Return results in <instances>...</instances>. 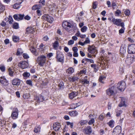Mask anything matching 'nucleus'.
Listing matches in <instances>:
<instances>
[{
    "label": "nucleus",
    "mask_w": 135,
    "mask_h": 135,
    "mask_svg": "<svg viewBox=\"0 0 135 135\" xmlns=\"http://www.w3.org/2000/svg\"><path fill=\"white\" fill-rule=\"evenodd\" d=\"M46 56L41 55L37 57V61L40 66H43L46 62Z\"/></svg>",
    "instance_id": "f257e3e1"
},
{
    "label": "nucleus",
    "mask_w": 135,
    "mask_h": 135,
    "mask_svg": "<svg viewBox=\"0 0 135 135\" xmlns=\"http://www.w3.org/2000/svg\"><path fill=\"white\" fill-rule=\"evenodd\" d=\"M106 91L107 94L109 96L114 95L117 93L116 88L114 86L109 87Z\"/></svg>",
    "instance_id": "f03ea898"
},
{
    "label": "nucleus",
    "mask_w": 135,
    "mask_h": 135,
    "mask_svg": "<svg viewBox=\"0 0 135 135\" xmlns=\"http://www.w3.org/2000/svg\"><path fill=\"white\" fill-rule=\"evenodd\" d=\"M112 21L114 24L118 26H120L121 27L124 26V23L122 22V20L121 19L113 18L112 19Z\"/></svg>",
    "instance_id": "7ed1b4c3"
},
{
    "label": "nucleus",
    "mask_w": 135,
    "mask_h": 135,
    "mask_svg": "<svg viewBox=\"0 0 135 135\" xmlns=\"http://www.w3.org/2000/svg\"><path fill=\"white\" fill-rule=\"evenodd\" d=\"M62 26L67 31H69L70 28H71L72 27L71 24L67 21H64L62 23Z\"/></svg>",
    "instance_id": "20e7f679"
},
{
    "label": "nucleus",
    "mask_w": 135,
    "mask_h": 135,
    "mask_svg": "<svg viewBox=\"0 0 135 135\" xmlns=\"http://www.w3.org/2000/svg\"><path fill=\"white\" fill-rule=\"evenodd\" d=\"M126 84L124 81H121L119 82L117 85L118 89L121 91H124L126 88Z\"/></svg>",
    "instance_id": "39448f33"
},
{
    "label": "nucleus",
    "mask_w": 135,
    "mask_h": 135,
    "mask_svg": "<svg viewBox=\"0 0 135 135\" xmlns=\"http://www.w3.org/2000/svg\"><path fill=\"white\" fill-rule=\"evenodd\" d=\"M135 60V58L133 55L131 56L130 54L128 55L126 60V63L129 65L131 64Z\"/></svg>",
    "instance_id": "423d86ee"
},
{
    "label": "nucleus",
    "mask_w": 135,
    "mask_h": 135,
    "mask_svg": "<svg viewBox=\"0 0 135 135\" xmlns=\"http://www.w3.org/2000/svg\"><path fill=\"white\" fill-rule=\"evenodd\" d=\"M18 110L16 108H14L11 115V117L13 119H16L18 118Z\"/></svg>",
    "instance_id": "0eeeda50"
},
{
    "label": "nucleus",
    "mask_w": 135,
    "mask_h": 135,
    "mask_svg": "<svg viewBox=\"0 0 135 135\" xmlns=\"http://www.w3.org/2000/svg\"><path fill=\"white\" fill-rule=\"evenodd\" d=\"M42 19L46 20L50 23H51L54 21L53 17L48 15H45L42 17Z\"/></svg>",
    "instance_id": "6e6552de"
},
{
    "label": "nucleus",
    "mask_w": 135,
    "mask_h": 135,
    "mask_svg": "<svg viewBox=\"0 0 135 135\" xmlns=\"http://www.w3.org/2000/svg\"><path fill=\"white\" fill-rule=\"evenodd\" d=\"M128 52L129 54L135 53V45L132 44L128 46Z\"/></svg>",
    "instance_id": "1a4fd4ad"
},
{
    "label": "nucleus",
    "mask_w": 135,
    "mask_h": 135,
    "mask_svg": "<svg viewBox=\"0 0 135 135\" xmlns=\"http://www.w3.org/2000/svg\"><path fill=\"white\" fill-rule=\"evenodd\" d=\"M121 132V128L119 126H117L114 129L113 135H118L120 134Z\"/></svg>",
    "instance_id": "9d476101"
},
{
    "label": "nucleus",
    "mask_w": 135,
    "mask_h": 135,
    "mask_svg": "<svg viewBox=\"0 0 135 135\" xmlns=\"http://www.w3.org/2000/svg\"><path fill=\"white\" fill-rule=\"evenodd\" d=\"M56 59L57 61L62 62L64 61V56L61 52H57Z\"/></svg>",
    "instance_id": "9b49d317"
},
{
    "label": "nucleus",
    "mask_w": 135,
    "mask_h": 135,
    "mask_svg": "<svg viewBox=\"0 0 135 135\" xmlns=\"http://www.w3.org/2000/svg\"><path fill=\"white\" fill-rule=\"evenodd\" d=\"M18 66L22 69L26 68L28 66V63L26 61H22L18 64Z\"/></svg>",
    "instance_id": "f8f14e48"
},
{
    "label": "nucleus",
    "mask_w": 135,
    "mask_h": 135,
    "mask_svg": "<svg viewBox=\"0 0 135 135\" xmlns=\"http://www.w3.org/2000/svg\"><path fill=\"white\" fill-rule=\"evenodd\" d=\"M36 26H33L32 27H27L26 29V31L27 33H33L36 30Z\"/></svg>",
    "instance_id": "ddd939ff"
},
{
    "label": "nucleus",
    "mask_w": 135,
    "mask_h": 135,
    "mask_svg": "<svg viewBox=\"0 0 135 135\" xmlns=\"http://www.w3.org/2000/svg\"><path fill=\"white\" fill-rule=\"evenodd\" d=\"M88 51L90 53L93 54L95 52H97V50L96 47L94 45H89L88 49Z\"/></svg>",
    "instance_id": "4468645a"
},
{
    "label": "nucleus",
    "mask_w": 135,
    "mask_h": 135,
    "mask_svg": "<svg viewBox=\"0 0 135 135\" xmlns=\"http://www.w3.org/2000/svg\"><path fill=\"white\" fill-rule=\"evenodd\" d=\"M83 132L86 134H90L92 132L91 127L89 126H88L83 129Z\"/></svg>",
    "instance_id": "2eb2a0df"
},
{
    "label": "nucleus",
    "mask_w": 135,
    "mask_h": 135,
    "mask_svg": "<svg viewBox=\"0 0 135 135\" xmlns=\"http://www.w3.org/2000/svg\"><path fill=\"white\" fill-rule=\"evenodd\" d=\"M50 10L51 11V13H55L57 10V7L54 4L52 5H50L48 6Z\"/></svg>",
    "instance_id": "dca6fc26"
},
{
    "label": "nucleus",
    "mask_w": 135,
    "mask_h": 135,
    "mask_svg": "<svg viewBox=\"0 0 135 135\" xmlns=\"http://www.w3.org/2000/svg\"><path fill=\"white\" fill-rule=\"evenodd\" d=\"M0 82L3 86H6L8 84V81L4 78V77H0Z\"/></svg>",
    "instance_id": "f3484780"
},
{
    "label": "nucleus",
    "mask_w": 135,
    "mask_h": 135,
    "mask_svg": "<svg viewBox=\"0 0 135 135\" xmlns=\"http://www.w3.org/2000/svg\"><path fill=\"white\" fill-rule=\"evenodd\" d=\"M21 83V81L20 79L15 78L12 80V84L14 85L18 86L20 85Z\"/></svg>",
    "instance_id": "a211bd4d"
},
{
    "label": "nucleus",
    "mask_w": 135,
    "mask_h": 135,
    "mask_svg": "<svg viewBox=\"0 0 135 135\" xmlns=\"http://www.w3.org/2000/svg\"><path fill=\"white\" fill-rule=\"evenodd\" d=\"M126 46L125 44H123L120 46V53L122 54H124L126 52Z\"/></svg>",
    "instance_id": "6ab92c4d"
},
{
    "label": "nucleus",
    "mask_w": 135,
    "mask_h": 135,
    "mask_svg": "<svg viewBox=\"0 0 135 135\" xmlns=\"http://www.w3.org/2000/svg\"><path fill=\"white\" fill-rule=\"evenodd\" d=\"M61 127L60 123L56 122L54 123L53 125V129L55 131H58Z\"/></svg>",
    "instance_id": "aec40b11"
},
{
    "label": "nucleus",
    "mask_w": 135,
    "mask_h": 135,
    "mask_svg": "<svg viewBox=\"0 0 135 135\" xmlns=\"http://www.w3.org/2000/svg\"><path fill=\"white\" fill-rule=\"evenodd\" d=\"M78 94V92H72L69 94V97L70 99H72L76 96Z\"/></svg>",
    "instance_id": "412c9836"
},
{
    "label": "nucleus",
    "mask_w": 135,
    "mask_h": 135,
    "mask_svg": "<svg viewBox=\"0 0 135 135\" xmlns=\"http://www.w3.org/2000/svg\"><path fill=\"white\" fill-rule=\"evenodd\" d=\"M78 112L76 111H71L69 112V114L72 117H75L78 115Z\"/></svg>",
    "instance_id": "4be33fe9"
},
{
    "label": "nucleus",
    "mask_w": 135,
    "mask_h": 135,
    "mask_svg": "<svg viewBox=\"0 0 135 135\" xmlns=\"http://www.w3.org/2000/svg\"><path fill=\"white\" fill-rule=\"evenodd\" d=\"M86 76H85L84 79L81 80V82L83 84L85 85V84H88L89 83V81L86 79Z\"/></svg>",
    "instance_id": "5701e85b"
},
{
    "label": "nucleus",
    "mask_w": 135,
    "mask_h": 135,
    "mask_svg": "<svg viewBox=\"0 0 135 135\" xmlns=\"http://www.w3.org/2000/svg\"><path fill=\"white\" fill-rule=\"evenodd\" d=\"M12 40L14 42H16L19 41V38L18 36L14 35L12 36Z\"/></svg>",
    "instance_id": "b1692460"
},
{
    "label": "nucleus",
    "mask_w": 135,
    "mask_h": 135,
    "mask_svg": "<svg viewBox=\"0 0 135 135\" xmlns=\"http://www.w3.org/2000/svg\"><path fill=\"white\" fill-rule=\"evenodd\" d=\"M13 68V67H10L8 68V70L9 75L11 76H13V73L14 72L12 70Z\"/></svg>",
    "instance_id": "393cba45"
},
{
    "label": "nucleus",
    "mask_w": 135,
    "mask_h": 135,
    "mask_svg": "<svg viewBox=\"0 0 135 135\" xmlns=\"http://www.w3.org/2000/svg\"><path fill=\"white\" fill-rule=\"evenodd\" d=\"M59 45V42L57 41H56L53 44V46L54 49L56 50Z\"/></svg>",
    "instance_id": "a878e982"
},
{
    "label": "nucleus",
    "mask_w": 135,
    "mask_h": 135,
    "mask_svg": "<svg viewBox=\"0 0 135 135\" xmlns=\"http://www.w3.org/2000/svg\"><path fill=\"white\" fill-rule=\"evenodd\" d=\"M74 71V69L72 68H70L66 70V73L70 74L73 73Z\"/></svg>",
    "instance_id": "bb28decb"
},
{
    "label": "nucleus",
    "mask_w": 135,
    "mask_h": 135,
    "mask_svg": "<svg viewBox=\"0 0 135 135\" xmlns=\"http://www.w3.org/2000/svg\"><path fill=\"white\" fill-rule=\"evenodd\" d=\"M35 99L37 100L38 103L42 102L44 100V99H43V97L41 96H40V97H36L35 98Z\"/></svg>",
    "instance_id": "cd10ccee"
},
{
    "label": "nucleus",
    "mask_w": 135,
    "mask_h": 135,
    "mask_svg": "<svg viewBox=\"0 0 135 135\" xmlns=\"http://www.w3.org/2000/svg\"><path fill=\"white\" fill-rule=\"evenodd\" d=\"M30 50L31 51L33 54L35 55L36 56L38 55L36 53V50L35 48L33 47H31L30 48Z\"/></svg>",
    "instance_id": "c85d7f7f"
},
{
    "label": "nucleus",
    "mask_w": 135,
    "mask_h": 135,
    "mask_svg": "<svg viewBox=\"0 0 135 135\" xmlns=\"http://www.w3.org/2000/svg\"><path fill=\"white\" fill-rule=\"evenodd\" d=\"M125 99L124 98L121 99V102L119 104V106L120 107H122L125 105Z\"/></svg>",
    "instance_id": "c756f323"
},
{
    "label": "nucleus",
    "mask_w": 135,
    "mask_h": 135,
    "mask_svg": "<svg viewBox=\"0 0 135 135\" xmlns=\"http://www.w3.org/2000/svg\"><path fill=\"white\" fill-rule=\"evenodd\" d=\"M23 53V51L22 49L21 48H19L17 49L16 55L17 56L20 55L21 54H22Z\"/></svg>",
    "instance_id": "7c9ffc66"
},
{
    "label": "nucleus",
    "mask_w": 135,
    "mask_h": 135,
    "mask_svg": "<svg viewBox=\"0 0 135 135\" xmlns=\"http://www.w3.org/2000/svg\"><path fill=\"white\" fill-rule=\"evenodd\" d=\"M91 66L94 69V71L96 72L98 70V68H96V65L95 64H93L91 65Z\"/></svg>",
    "instance_id": "2f4dec72"
},
{
    "label": "nucleus",
    "mask_w": 135,
    "mask_h": 135,
    "mask_svg": "<svg viewBox=\"0 0 135 135\" xmlns=\"http://www.w3.org/2000/svg\"><path fill=\"white\" fill-rule=\"evenodd\" d=\"M121 13V11L119 9H117L115 12V13L116 16H118Z\"/></svg>",
    "instance_id": "473e14b6"
},
{
    "label": "nucleus",
    "mask_w": 135,
    "mask_h": 135,
    "mask_svg": "<svg viewBox=\"0 0 135 135\" xmlns=\"http://www.w3.org/2000/svg\"><path fill=\"white\" fill-rule=\"evenodd\" d=\"M95 122V120L94 118L91 119L88 122V124L89 125H91L93 124Z\"/></svg>",
    "instance_id": "72a5a7b5"
},
{
    "label": "nucleus",
    "mask_w": 135,
    "mask_h": 135,
    "mask_svg": "<svg viewBox=\"0 0 135 135\" xmlns=\"http://www.w3.org/2000/svg\"><path fill=\"white\" fill-rule=\"evenodd\" d=\"M87 122L86 120H81L80 122L79 123L81 126H83L86 124Z\"/></svg>",
    "instance_id": "f704fd0d"
},
{
    "label": "nucleus",
    "mask_w": 135,
    "mask_h": 135,
    "mask_svg": "<svg viewBox=\"0 0 135 135\" xmlns=\"http://www.w3.org/2000/svg\"><path fill=\"white\" fill-rule=\"evenodd\" d=\"M5 8L3 5L0 3V12H3Z\"/></svg>",
    "instance_id": "c9c22d12"
},
{
    "label": "nucleus",
    "mask_w": 135,
    "mask_h": 135,
    "mask_svg": "<svg viewBox=\"0 0 135 135\" xmlns=\"http://www.w3.org/2000/svg\"><path fill=\"white\" fill-rule=\"evenodd\" d=\"M87 29V27L86 26H84L81 29V31L83 32L86 31Z\"/></svg>",
    "instance_id": "e433bc0d"
},
{
    "label": "nucleus",
    "mask_w": 135,
    "mask_h": 135,
    "mask_svg": "<svg viewBox=\"0 0 135 135\" xmlns=\"http://www.w3.org/2000/svg\"><path fill=\"white\" fill-rule=\"evenodd\" d=\"M40 128L38 127H36L34 129V131L35 133H37L40 131Z\"/></svg>",
    "instance_id": "4c0bfd02"
},
{
    "label": "nucleus",
    "mask_w": 135,
    "mask_h": 135,
    "mask_svg": "<svg viewBox=\"0 0 135 135\" xmlns=\"http://www.w3.org/2000/svg\"><path fill=\"white\" fill-rule=\"evenodd\" d=\"M26 83L31 86H32V82L31 80H27L26 81Z\"/></svg>",
    "instance_id": "58836bf2"
},
{
    "label": "nucleus",
    "mask_w": 135,
    "mask_h": 135,
    "mask_svg": "<svg viewBox=\"0 0 135 135\" xmlns=\"http://www.w3.org/2000/svg\"><path fill=\"white\" fill-rule=\"evenodd\" d=\"M14 19L16 20L19 21L20 20L18 14L15 15L13 16Z\"/></svg>",
    "instance_id": "ea45409f"
},
{
    "label": "nucleus",
    "mask_w": 135,
    "mask_h": 135,
    "mask_svg": "<svg viewBox=\"0 0 135 135\" xmlns=\"http://www.w3.org/2000/svg\"><path fill=\"white\" fill-rule=\"evenodd\" d=\"M110 60L112 62H113L115 61V57L114 55H111L110 56Z\"/></svg>",
    "instance_id": "a19ab883"
},
{
    "label": "nucleus",
    "mask_w": 135,
    "mask_h": 135,
    "mask_svg": "<svg viewBox=\"0 0 135 135\" xmlns=\"http://www.w3.org/2000/svg\"><path fill=\"white\" fill-rule=\"evenodd\" d=\"M13 27L14 29H18L19 28L18 24L17 23H15L13 25Z\"/></svg>",
    "instance_id": "79ce46f5"
},
{
    "label": "nucleus",
    "mask_w": 135,
    "mask_h": 135,
    "mask_svg": "<svg viewBox=\"0 0 135 135\" xmlns=\"http://www.w3.org/2000/svg\"><path fill=\"white\" fill-rule=\"evenodd\" d=\"M124 26L122 27V28L119 30V33H123L124 32V30L125 28L124 27Z\"/></svg>",
    "instance_id": "37998d69"
},
{
    "label": "nucleus",
    "mask_w": 135,
    "mask_h": 135,
    "mask_svg": "<svg viewBox=\"0 0 135 135\" xmlns=\"http://www.w3.org/2000/svg\"><path fill=\"white\" fill-rule=\"evenodd\" d=\"M8 22L9 24L12 23L13 22V20L12 18L10 17L9 16L8 18Z\"/></svg>",
    "instance_id": "c03bdc74"
},
{
    "label": "nucleus",
    "mask_w": 135,
    "mask_h": 135,
    "mask_svg": "<svg viewBox=\"0 0 135 135\" xmlns=\"http://www.w3.org/2000/svg\"><path fill=\"white\" fill-rule=\"evenodd\" d=\"M105 77L104 76H100L99 78V80L100 82L102 83H103V79H104Z\"/></svg>",
    "instance_id": "a18cd8bd"
},
{
    "label": "nucleus",
    "mask_w": 135,
    "mask_h": 135,
    "mask_svg": "<svg viewBox=\"0 0 135 135\" xmlns=\"http://www.w3.org/2000/svg\"><path fill=\"white\" fill-rule=\"evenodd\" d=\"M19 7V6L17 3L15 4L13 6V8L14 9H18Z\"/></svg>",
    "instance_id": "49530a36"
},
{
    "label": "nucleus",
    "mask_w": 135,
    "mask_h": 135,
    "mask_svg": "<svg viewBox=\"0 0 135 135\" xmlns=\"http://www.w3.org/2000/svg\"><path fill=\"white\" fill-rule=\"evenodd\" d=\"M30 75V73L27 72H25L23 74V76L26 77H29Z\"/></svg>",
    "instance_id": "de8ad7c7"
},
{
    "label": "nucleus",
    "mask_w": 135,
    "mask_h": 135,
    "mask_svg": "<svg viewBox=\"0 0 135 135\" xmlns=\"http://www.w3.org/2000/svg\"><path fill=\"white\" fill-rule=\"evenodd\" d=\"M114 123V121L113 120H110L108 123L109 126L110 127H113V124Z\"/></svg>",
    "instance_id": "09e8293b"
},
{
    "label": "nucleus",
    "mask_w": 135,
    "mask_h": 135,
    "mask_svg": "<svg viewBox=\"0 0 135 135\" xmlns=\"http://www.w3.org/2000/svg\"><path fill=\"white\" fill-rule=\"evenodd\" d=\"M23 58L25 59H27L29 57V56L26 53H24L23 55Z\"/></svg>",
    "instance_id": "8fccbe9b"
},
{
    "label": "nucleus",
    "mask_w": 135,
    "mask_h": 135,
    "mask_svg": "<svg viewBox=\"0 0 135 135\" xmlns=\"http://www.w3.org/2000/svg\"><path fill=\"white\" fill-rule=\"evenodd\" d=\"M86 68H84L82 70H81L80 72V73H79L80 74H85L86 73Z\"/></svg>",
    "instance_id": "3c124183"
},
{
    "label": "nucleus",
    "mask_w": 135,
    "mask_h": 135,
    "mask_svg": "<svg viewBox=\"0 0 135 135\" xmlns=\"http://www.w3.org/2000/svg\"><path fill=\"white\" fill-rule=\"evenodd\" d=\"M97 7V5L96 2L93 3L92 4V8L93 9H95Z\"/></svg>",
    "instance_id": "603ef678"
},
{
    "label": "nucleus",
    "mask_w": 135,
    "mask_h": 135,
    "mask_svg": "<svg viewBox=\"0 0 135 135\" xmlns=\"http://www.w3.org/2000/svg\"><path fill=\"white\" fill-rule=\"evenodd\" d=\"M77 107V104H73L71 106V109H75Z\"/></svg>",
    "instance_id": "864d4df0"
},
{
    "label": "nucleus",
    "mask_w": 135,
    "mask_h": 135,
    "mask_svg": "<svg viewBox=\"0 0 135 135\" xmlns=\"http://www.w3.org/2000/svg\"><path fill=\"white\" fill-rule=\"evenodd\" d=\"M74 41L73 40H69L68 42V44L69 45H71L74 43Z\"/></svg>",
    "instance_id": "5fc2aeb1"
},
{
    "label": "nucleus",
    "mask_w": 135,
    "mask_h": 135,
    "mask_svg": "<svg viewBox=\"0 0 135 135\" xmlns=\"http://www.w3.org/2000/svg\"><path fill=\"white\" fill-rule=\"evenodd\" d=\"M124 13L126 16H128L130 14V12L129 10H127L124 11Z\"/></svg>",
    "instance_id": "6e6d98bb"
},
{
    "label": "nucleus",
    "mask_w": 135,
    "mask_h": 135,
    "mask_svg": "<svg viewBox=\"0 0 135 135\" xmlns=\"http://www.w3.org/2000/svg\"><path fill=\"white\" fill-rule=\"evenodd\" d=\"M84 42L85 44H89L90 42V41L89 38H86Z\"/></svg>",
    "instance_id": "4d7b16f0"
},
{
    "label": "nucleus",
    "mask_w": 135,
    "mask_h": 135,
    "mask_svg": "<svg viewBox=\"0 0 135 135\" xmlns=\"http://www.w3.org/2000/svg\"><path fill=\"white\" fill-rule=\"evenodd\" d=\"M18 16H19L20 20H22L23 18L24 17V15H21V14H18Z\"/></svg>",
    "instance_id": "13d9d810"
},
{
    "label": "nucleus",
    "mask_w": 135,
    "mask_h": 135,
    "mask_svg": "<svg viewBox=\"0 0 135 135\" xmlns=\"http://www.w3.org/2000/svg\"><path fill=\"white\" fill-rule=\"evenodd\" d=\"M49 39V38L47 36H45L43 38V40L45 41H47Z\"/></svg>",
    "instance_id": "bf43d9fd"
},
{
    "label": "nucleus",
    "mask_w": 135,
    "mask_h": 135,
    "mask_svg": "<svg viewBox=\"0 0 135 135\" xmlns=\"http://www.w3.org/2000/svg\"><path fill=\"white\" fill-rule=\"evenodd\" d=\"M104 118V116L102 114L100 115L99 117V119L100 120H102Z\"/></svg>",
    "instance_id": "052dcab7"
},
{
    "label": "nucleus",
    "mask_w": 135,
    "mask_h": 135,
    "mask_svg": "<svg viewBox=\"0 0 135 135\" xmlns=\"http://www.w3.org/2000/svg\"><path fill=\"white\" fill-rule=\"evenodd\" d=\"M63 83L62 82L60 83L59 85V86L60 89H61L63 88Z\"/></svg>",
    "instance_id": "680f3d73"
},
{
    "label": "nucleus",
    "mask_w": 135,
    "mask_h": 135,
    "mask_svg": "<svg viewBox=\"0 0 135 135\" xmlns=\"http://www.w3.org/2000/svg\"><path fill=\"white\" fill-rule=\"evenodd\" d=\"M38 8V6L36 5H34L32 7V9L33 10H36Z\"/></svg>",
    "instance_id": "e2e57ef3"
},
{
    "label": "nucleus",
    "mask_w": 135,
    "mask_h": 135,
    "mask_svg": "<svg viewBox=\"0 0 135 135\" xmlns=\"http://www.w3.org/2000/svg\"><path fill=\"white\" fill-rule=\"evenodd\" d=\"M73 50L74 52H77L78 49L76 47H74L73 48Z\"/></svg>",
    "instance_id": "0e129e2a"
},
{
    "label": "nucleus",
    "mask_w": 135,
    "mask_h": 135,
    "mask_svg": "<svg viewBox=\"0 0 135 135\" xmlns=\"http://www.w3.org/2000/svg\"><path fill=\"white\" fill-rule=\"evenodd\" d=\"M45 47H44L41 49H39V50L41 52H44L45 51Z\"/></svg>",
    "instance_id": "69168bd1"
},
{
    "label": "nucleus",
    "mask_w": 135,
    "mask_h": 135,
    "mask_svg": "<svg viewBox=\"0 0 135 135\" xmlns=\"http://www.w3.org/2000/svg\"><path fill=\"white\" fill-rule=\"evenodd\" d=\"M39 3H41L44 6L45 5V0H40Z\"/></svg>",
    "instance_id": "338daca9"
},
{
    "label": "nucleus",
    "mask_w": 135,
    "mask_h": 135,
    "mask_svg": "<svg viewBox=\"0 0 135 135\" xmlns=\"http://www.w3.org/2000/svg\"><path fill=\"white\" fill-rule=\"evenodd\" d=\"M72 77L73 78V82H74L77 81L78 79V77L76 76H74Z\"/></svg>",
    "instance_id": "774afa93"
}]
</instances>
